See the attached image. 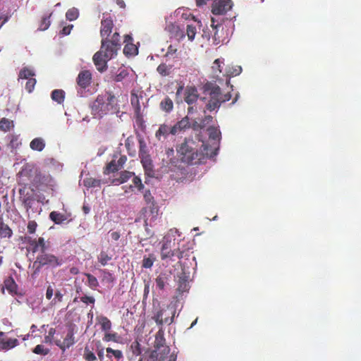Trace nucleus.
I'll list each match as a JSON object with an SVG mask.
<instances>
[{"instance_id": "obj_31", "label": "nucleus", "mask_w": 361, "mask_h": 361, "mask_svg": "<svg viewBox=\"0 0 361 361\" xmlns=\"http://www.w3.org/2000/svg\"><path fill=\"white\" fill-rule=\"evenodd\" d=\"M51 99L61 104L64 100V92L62 90H55L51 92Z\"/></svg>"}, {"instance_id": "obj_13", "label": "nucleus", "mask_w": 361, "mask_h": 361, "mask_svg": "<svg viewBox=\"0 0 361 361\" xmlns=\"http://www.w3.org/2000/svg\"><path fill=\"white\" fill-rule=\"evenodd\" d=\"M19 344L16 338H8L5 336V334L0 331V350H8L13 348Z\"/></svg>"}, {"instance_id": "obj_52", "label": "nucleus", "mask_w": 361, "mask_h": 361, "mask_svg": "<svg viewBox=\"0 0 361 361\" xmlns=\"http://www.w3.org/2000/svg\"><path fill=\"white\" fill-rule=\"evenodd\" d=\"M190 128H192L194 130H198L204 128V125L201 124L200 121L197 119H194L190 123Z\"/></svg>"}, {"instance_id": "obj_62", "label": "nucleus", "mask_w": 361, "mask_h": 361, "mask_svg": "<svg viewBox=\"0 0 361 361\" xmlns=\"http://www.w3.org/2000/svg\"><path fill=\"white\" fill-rule=\"evenodd\" d=\"M102 272H103V274H104V276H103V279L104 280H106L108 282L113 281L114 278H113L112 274L111 273H109V272H108V271H106L105 270H103Z\"/></svg>"}, {"instance_id": "obj_15", "label": "nucleus", "mask_w": 361, "mask_h": 361, "mask_svg": "<svg viewBox=\"0 0 361 361\" xmlns=\"http://www.w3.org/2000/svg\"><path fill=\"white\" fill-rule=\"evenodd\" d=\"M74 334L72 329L69 330L63 341L61 340L54 341V343L63 351L73 345L75 343Z\"/></svg>"}, {"instance_id": "obj_53", "label": "nucleus", "mask_w": 361, "mask_h": 361, "mask_svg": "<svg viewBox=\"0 0 361 361\" xmlns=\"http://www.w3.org/2000/svg\"><path fill=\"white\" fill-rule=\"evenodd\" d=\"M35 84H36V80L34 78H30L25 84V89L29 92H31L32 91V90L34 89Z\"/></svg>"}, {"instance_id": "obj_41", "label": "nucleus", "mask_w": 361, "mask_h": 361, "mask_svg": "<svg viewBox=\"0 0 361 361\" xmlns=\"http://www.w3.org/2000/svg\"><path fill=\"white\" fill-rule=\"evenodd\" d=\"M176 255V249L171 250V248L166 250L165 251H161V257L162 259H171L172 257Z\"/></svg>"}, {"instance_id": "obj_58", "label": "nucleus", "mask_w": 361, "mask_h": 361, "mask_svg": "<svg viewBox=\"0 0 361 361\" xmlns=\"http://www.w3.org/2000/svg\"><path fill=\"white\" fill-rule=\"evenodd\" d=\"M133 183L139 190H142L144 188V185L142 183L141 179L137 176L134 177Z\"/></svg>"}, {"instance_id": "obj_5", "label": "nucleus", "mask_w": 361, "mask_h": 361, "mask_svg": "<svg viewBox=\"0 0 361 361\" xmlns=\"http://www.w3.org/2000/svg\"><path fill=\"white\" fill-rule=\"evenodd\" d=\"M164 331L163 327H159L156 334L154 347L156 350L152 351L146 361H166L170 349L165 346Z\"/></svg>"}, {"instance_id": "obj_32", "label": "nucleus", "mask_w": 361, "mask_h": 361, "mask_svg": "<svg viewBox=\"0 0 361 361\" xmlns=\"http://www.w3.org/2000/svg\"><path fill=\"white\" fill-rule=\"evenodd\" d=\"M182 275L179 276L178 290L184 292L188 290V284L185 274L182 273Z\"/></svg>"}, {"instance_id": "obj_19", "label": "nucleus", "mask_w": 361, "mask_h": 361, "mask_svg": "<svg viewBox=\"0 0 361 361\" xmlns=\"http://www.w3.org/2000/svg\"><path fill=\"white\" fill-rule=\"evenodd\" d=\"M170 277V274L167 273H161L156 279L157 286L159 289L163 290L166 285L169 283Z\"/></svg>"}, {"instance_id": "obj_35", "label": "nucleus", "mask_w": 361, "mask_h": 361, "mask_svg": "<svg viewBox=\"0 0 361 361\" xmlns=\"http://www.w3.org/2000/svg\"><path fill=\"white\" fill-rule=\"evenodd\" d=\"M85 276L87 278V285L92 288V289H96L97 287L99 286V282L95 276L90 274H85Z\"/></svg>"}, {"instance_id": "obj_25", "label": "nucleus", "mask_w": 361, "mask_h": 361, "mask_svg": "<svg viewBox=\"0 0 361 361\" xmlns=\"http://www.w3.org/2000/svg\"><path fill=\"white\" fill-rule=\"evenodd\" d=\"M156 259L157 258L154 254H149L147 256L145 255L142 259V267L145 269H150Z\"/></svg>"}, {"instance_id": "obj_24", "label": "nucleus", "mask_w": 361, "mask_h": 361, "mask_svg": "<svg viewBox=\"0 0 361 361\" xmlns=\"http://www.w3.org/2000/svg\"><path fill=\"white\" fill-rule=\"evenodd\" d=\"M13 235V231L10 227L0 220V237L10 238Z\"/></svg>"}, {"instance_id": "obj_14", "label": "nucleus", "mask_w": 361, "mask_h": 361, "mask_svg": "<svg viewBox=\"0 0 361 361\" xmlns=\"http://www.w3.org/2000/svg\"><path fill=\"white\" fill-rule=\"evenodd\" d=\"M190 128V118L188 116H185L180 121L177 122L171 127V134L176 135L179 132L185 130Z\"/></svg>"}, {"instance_id": "obj_6", "label": "nucleus", "mask_w": 361, "mask_h": 361, "mask_svg": "<svg viewBox=\"0 0 361 361\" xmlns=\"http://www.w3.org/2000/svg\"><path fill=\"white\" fill-rule=\"evenodd\" d=\"M20 177H27L28 180L37 187L39 185L46 182L47 177L36 167L26 165L19 173Z\"/></svg>"}, {"instance_id": "obj_7", "label": "nucleus", "mask_w": 361, "mask_h": 361, "mask_svg": "<svg viewBox=\"0 0 361 361\" xmlns=\"http://www.w3.org/2000/svg\"><path fill=\"white\" fill-rule=\"evenodd\" d=\"M96 353L100 361H120L123 357L122 351L111 348L104 350L99 342H97Z\"/></svg>"}, {"instance_id": "obj_27", "label": "nucleus", "mask_w": 361, "mask_h": 361, "mask_svg": "<svg viewBox=\"0 0 361 361\" xmlns=\"http://www.w3.org/2000/svg\"><path fill=\"white\" fill-rule=\"evenodd\" d=\"M207 131L209 133V139L213 140L214 141H219L221 132L217 128L210 126L208 128Z\"/></svg>"}, {"instance_id": "obj_55", "label": "nucleus", "mask_w": 361, "mask_h": 361, "mask_svg": "<svg viewBox=\"0 0 361 361\" xmlns=\"http://www.w3.org/2000/svg\"><path fill=\"white\" fill-rule=\"evenodd\" d=\"M37 245L39 247L41 253L45 252V250L47 249V246L45 244L44 239L43 238H39V239L36 240Z\"/></svg>"}, {"instance_id": "obj_50", "label": "nucleus", "mask_w": 361, "mask_h": 361, "mask_svg": "<svg viewBox=\"0 0 361 361\" xmlns=\"http://www.w3.org/2000/svg\"><path fill=\"white\" fill-rule=\"evenodd\" d=\"M50 16L48 17H44L42 23L39 25V30H46L50 25V20H49Z\"/></svg>"}, {"instance_id": "obj_3", "label": "nucleus", "mask_w": 361, "mask_h": 361, "mask_svg": "<svg viewBox=\"0 0 361 361\" xmlns=\"http://www.w3.org/2000/svg\"><path fill=\"white\" fill-rule=\"evenodd\" d=\"M202 89L204 94L209 96V99L206 104V108L209 111H217L221 104L230 100L231 97L229 93L222 94L220 87L212 82L204 84Z\"/></svg>"}, {"instance_id": "obj_51", "label": "nucleus", "mask_w": 361, "mask_h": 361, "mask_svg": "<svg viewBox=\"0 0 361 361\" xmlns=\"http://www.w3.org/2000/svg\"><path fill=\"white\" fill-rule=\"evenodd\" d=\"M169 248H171V239H169V237L165 236L164 238V242L161 251H165L166 250H169Z\"/></svg>"}, {"instance_id": "obj_10", "label": "nucleus", "mask_w": 361, "mask_h": 361, "mask_svg": "<svg viewBox=\"0 0 361 361\" xmlns=\"http://www.w3.org/2000/svg\"><path fill=\"white\" fill-rule=\"evenodd\" d=\"M174 150L169 148L166 150L165 156L162 160V168L164 172L175 171L178 160L174 157Z\"/></svg>"}, {"instance_id": "obj_33", "label": "nucleus", "mask_w": 361, "mask_h": 361, "mask_svg": "<svg viewBox=\"0 0 361 361\" xmlns=\"http://www.w3.org/2000/svg\"><path fill=\"white\" fill-rule=\"evenodd\" d=\"M13 127V123L6 118H3L0 121V129L3 131H8Z\"/></svg>"}, {"instance_id": "obj_28", "label": "nucleus", "mask_w": 361, "mask_h": 361, "mask_svg": "<svg viewBox=\"0 0 361 361\" xmlns=\"http://www.w3.org/2000/svg\"><path fill=\"white\" fill-rule=\"evenodd\" d=\"M161 109L166 111L170 112L173 108V103L172 100L169 97H165L160 103Z\"/></svg>"}, {"instance_id": "obj_22", "label": "nucleus", "mask_w": 361, "mask_h": 361, "mask_svg": "<svg viewBox=\"0 0 361 361\" xmlns=\"http://www.w3.org/2000/svg\"><path fill=\"white\" fill-rule=\"evenodd\" d=\"M209 99V95H204V97H200L197 102H196L194 104V106H197V111H202L204 114L206 113L207 110H208L206 108V104Z\"/></svg>"}, {"instance_id": "obj_18", "label": "nucleus", "mask_w": 361, "mask_h": 361, "mask_svg": "<svg viewBox=\"0 0 361 361\" xmlns=\"http://www.w3.org/2000/svg\"><path fill=\"white\" fill-rule=\"evenodd\" d=\"M4 288L12 295L18 294V286L12 277H8L4 280L2 292L4 291Z\"/></svg>"}, {"instance_id": "obj_56", "label": "nucleus", "mask_w": 361, "mask_h": 361, "mask_svg": "<svg viewBox=\"0 0 361 361\" xmlns=\"http://www.w3.org/2000/svg\"><path fill=\"white\" fill-rule=\"evenodd\" d=\"M22 201L27 210L32 208L33 204V199L32 198V196L30 197H26V198Z\"/></svg>"}, {"instance_id": "obj_40", "label": "nucleus", "mask_w": 361, "mask_h": 361, "mask_svg": "<svg viewBox=\"0 0 361 361\" xmlns=\"http://www.w3.org/2000/svg\"><path fill=\"white\" fill-rule=\"evenodd\" d=\"M34 75L35 73L27 68H23L19 73V78L22 79H29L30 77Z\"/></svg>"}, {"instance_id": "obj_48", "label": "nucleus", "mask_w": 361, "mask_h": 361, "mask_svg": "<svg viewBox=\"0 0 361 361\" xmlns=\"http://www.w3.org/2000/svg\"><path fill=\"white\" fill-rule=\"evenodd\" d=\"M20 197L22 200H25L26 197H30L32 196L29 191V188L26 187V185L23 186L22 188L19 189Z\"/></svg>"}, {"instance_id": "obj_57", "label": "nucleus", "mask_w": 361, "mask_h": 361, "mask_svg": "<svg viewBox=\"0 0 361 361\" xmlns=\"http://www.w3.org/2000/svg\"><path fill=\"white\" fill-rule=\"evenodd\" d=\"M139 142H140L139 156L142 157V156H143V154H147V152H146L147 146H146L145 142L142 140H140Z\"/></svg>"}, {"instance_id": "obj_46", "label": "nucleus", "mask_w": 361, "mask_h": 361, "mask_svg": "<svg viewBox=\"0 0 361 361\" xmlns=\"http://www.w3.org/2000/svg\"><path fill=\"white\" fill-rule=\"evenodd\" d=\"M49 350L45 348L42 345H37L33 350V353L38 355H46L49 353Z\"/></svg>"}, {"instance_id": "obj_12", "label": "nucleus", "mask_w": 361, "mask_h": 361, "mask_svg": "<svg viewBox=\"0 0 361 361\" xmlns=\"http://www.w3.org/2000/svg\"><path fill=\"white\" fill-rule=\"evenodd\" d=\"M92 79V75L88 71H81L77 78V83L80 87V90H78V94L82 97V90L90 85Z\"/></svg>"}, {"instance_id": "obj_2", "label": "nucleus", "mask_w": 361, "mask_h": 361, "mask_svg": "<svg viewBox=\"0 0 361 361\" xmlns=\"http://www.w3.org/2000/svg\"><path fill=\"white\" fill-rule=\"evenodd\" d=\"M214 146L204 144L202 142L200 149L192 138H185L183 142L176 147V152L183 162L196 164L201 163L207 158H213L216 155L218 147L216 142Z\"/></svg>"}, {"instance_id": "obj_54", "label": "nucleus", "mask_w": 361, "mask_h": 361, "mask_svg": "<svg viewBox=\"0 0 361 361\" xmlns=\"http://www.w3.org/2000/svg\"><path fill=\"white\" fill-rule=\"evenodd\" d=\"M54 295L55 297L51 302V305H56L57 302H61L63 299V294L59 290H56Z\"/></svg>"}, {"instance_id": "obj_21", "label": "nucleus", "mask_w": 361, "mask_h": 361, "mask_svg": "<svg viewBox=\"0 0 361 361\" xmlns=\"http://www.w3.org/2000/svg\"><path fill=\"white\" fill-rule=\"evenodd\" d=\"M133 174H134L133 173L128 171H122L120 173L119 177L114 178L111 180V183L114 185H118L120 184H122V183L126 182L129 178H130L132 177V176Z\"/></svg>"}, {"instance_id": "obj_49", "label": "nucleus", "mask_w": 361, "mask_h": 361, "mask_svg": "<svg viewBox=\"0 0 361 361\" xmlns=\"http://www.w3.org/2000/svg\"><path fill=\"white\" fill-rule=\"evenodd\" d=\"M128 75V73L125 69H121L119 71V73L116 75L115 76V81L116 82H121L125 78H126Z\"/></svg>"}, {"instance_id": "obj_34", "label": "nucleus", "mask_w": 361, "mask_h": 361, "mask_svg": "<svg viewBox=\"0 0 361 361\" xmlns=\"http://www.w3.org/2000/svg\"><path fill=\"white\" fill-rule=\"evenodd\" d=\"M99 324H101L102 331H108L111 328V321L106 317H100L99 318Z\"/></svg>"}, {"instance_id": "obj_38", "label": "nucleus", "mask_w": 361, "mask_h": 361, "mask_svg": "<svg viewBox=\"0 0 361 361\" xmlns=\"http://www.w3.org/2000/svg\"><path fill=\"white\" fill-rule=\"evenodd\" d=\"M157 71L162 76H166L169 75L171 72V67L166 66L165 63H161L157 67Z\"/></svg>"}, {"instance_id": "obj_20", "label": "nucleus", "mask_w": 361, "mask_h": 361, "mask_svg": "<svg viewBox=\"0 0 361 361\" xmlns=\"http://www.w3.org/2000/svg\"><path fill=\"white\" fill-rule=\"evenodd\" d=\"M45 141L42 137H36L30 143V147L35 151L42 152L45 147Z\"/></svg>"}, {"instance_id": "obj_8", "label": "nucleus", "mask_w": 361, "mask_h": 361, "mask_svg": "<svg viewBox=\"0 0 361 361\" xmlns=\"http://www.w3.org/2000/svg\"><path fill=\"white\" fill-rule=\"evenodd\" d=\"M63 262V261L61 258L44 252L37 257L33 265L36 266L37 264H39V266L42 267L49 266L51 267H56L61 266Z\"/></svg>"}, {"instance_id": "obj_60", "label": "nucleus", "mask_w": 361, "mask_h": 361, "mask_svg": "<svg viewBox=\"0 0 361 361\" xmlns=\"http://www.w3.org/2000/svg\"><path fill=\"white\" fill-rule=\"evenodd\" d=\"M36 228H37V224L35 221H29V223L27 224V230H28L29 233H35Z\"/></svg>"}, {"instance_id": "obj_47", "label": "nucleus", "mask_w": 361, "mask_h": 361, "mask_svg": "<svg viewBox=\"0 0 361 361\" xmlns=\"http://www.w3.org/2000/svg\"><path fill=\"white\" fill-rule=\"evenodd\" d=\"M144 199L146 203L149 204L150 207L154 206V197L149 190H146L144 192Z\"/></svg>"}, {"instance_id": "obj_36", "label": "nucleus", "mask_w": 361, "mask_h": 361, "mask_svg": "<svg viewBox=\"0 0 361 361\" xmlns=\"http://www.w3.org/2000/svg\"><path fill=\"white\" fill-rule=\"evenodd\" d=\"M120 169L118 167V164L116 160H112L105 168L104 173L109 174V173L115 172L118 171Z\"/></svg>"}, {"instance_id": "obj_63", "label": "nucleus", "mask_w": 361, "mask_h": 361, "mask_svg": "<svg viewBox=\"0 0 361 361\" xmlns=\"http://www.w3.org/2000/svg\"><path fill=\"white\" fill-rule=\"evenodd\" d=\"M127 160V157L126 156H121L118 161H116V163L118 164V167L121 169L124 164L126 163Z\"/></svg>"}, {"instance_id": "obj_39", "label": "nucleus", "mask_w": 361, "mask_h": 361, "mask_svg": "<svg viewBox=\"0 0 361 361\" xmlns=\"http://www.w3.org/2000/svg\"><path fill=\"white\" fill-rule=\"evenodd\" d=\"M97 259L103 266H105L111 259V256H109L106 252L102 251Z\"/></svg>"}, {"instance_id": "obj_44", "label": "nucleus", "mask_w": 361, "mask_h": 361, "mask_svg": "<svg viewBox=\"0 0 361 361\" xmlns=\"http://www.w3.org/2000/svg\"><path fill=\"white\" fill-rule=\"evenodd\" d=\"M56 333V329L54 328H51L49 330L48 335H47L44 337V343H54V341L56 339H54V336Z\"/></svg>"}, {"instance_id": "obj_17", "label": "nucleus", "mask_w": 361, "mask_h": 361, "mask_svg": "<svg viewBox=\"0 0 361 361\" xmlns=\"http://www.w3.org/2000/svg\"><path fill=\"white\" fill-rule=\"evenodd\" d=\"M133 39L130 35H126L125 37V42H126V46L123 49V53L126 55H136L138 53V49L136 45L133 44Z\"/></svg>"}, {"instance_id": "obj_61", "label": "nucleus", "mask_w": 361, "mask_h": 361, "mask_svg": "<svg viewBox=\"0 0 361 361\" xmlns=\"http://www.w3.org/2000/svg\"><path fill=\"white\" fill-rule=\"evenodd\" d=\"M213 117L212 116H205L204 118L201 119L200 121L201 124L204 125V128L207 126V124L210 123L212 121Z\"/></svg>"}, {"instance_id": "obj_30", "label": "nucleus", "mask_w": 361, "mask_h": 361, "mask_svg": "<svg viewBox=\"0 0 361 361\" xmlns=\"http://www.w3.org/2000/svg\"><path fill=\"white\" fill-rule=\"evenodd\" d=\"M50 219L57 224H61L66 220L65 215L57 212H51L49 214Z\"/></svg>"}, {"instance_id": "obj_26", "label": "nucleus", "mask_w": 361, "mask_h": 361, "mask_svg": "<svg viewBox=\"0 0 361 361\" xmlns=\"http://www.w3.org/2000/svg\"><path fill=\"white\" fill-rule=\"evenodd\" d=\"M140 157L141 159V162L146 172L147 173H149V172L152 171V160L150 159L149 155L143 154V156Z\"/></svg>"}, {"instance_id": "obj_37", "label": "nucleus", "mask_w": 361, "mask_h": 361, "mask_svg": "<svg viewBox=\"0 0 361 361\" xmlns=\"http://www.w3.org/2000/svg\"><path fill=\"white\" fill-rule=\"evenodd\" d=\"M78 16H79L78 10L75 8H72L69 9L66 12V18L70 21L77 19Z\"/></svg>"}, {"instance_id": "obj_1", "label": "nucleus", "mask_w": 361, "mask_h": 361, "mask_svg": "<svg viewBox=\"0 0 361 361\" xmlns=\"http://www.w3.org/2000/svg\"><path fill=\"white\" fill-rule=\"evenodd\" d=\"M114 26L111 18H106L102 21L100 35L102 37L100 49L93 56V61L99 72H104L107 68V61L117 54L121 48L120 35L114 32L109 38Z\"/></svg>"}, {"instance_id": "obj_29", "label": "nucleus", "mask_w": 361, "mask_h": 361, "mask_svg": "<svg viewBox=\"0 0 361 361\" xmlns=\"http://www.w3.org/2000/svg\"><path fill=\"white\" fill-rule=\"evenodd\" d=\"M83 185L87 188L99 187L101 185V180L88 177L83 180Z\"/></svg>"}, {"instance_id": "obj_59", "label": "nucleus", "mask_w": 361, "mask_h": 361, "mask_svg": "<svg viewBox=\"0 0 361 361\" xmlns=\"http://www.w3.org/2000/svg\"><path fill=\"white\" fill-rule=\"evenodd\" d=\"M80 300L84 302V303H92V304H94V302H95V299L92 297V296H87V295H84L82 297L80 298Z\"/></svg>"}, {"instance_id": "obj_4", "label": "nucleus", "mask_w": 361, "mask_h": 361, "mask_svg": "<svg viewBox=\"0 0 361 361\" xmlns=\"http://www.w3.org/2000/svg\"><path fill=\"white\" fill-rule=\"evenodd\" d=\"M116 99L114 95H99L91 104L92 113L95 116L102 118L110 111H116Z\"/></svg>"}, {"instance_id": "obj_42", "label": "nucleus", "mask_w": 361, "mask_h": 361, "mask_svg": "<svg viewBox=\"0 0 361 361\" xmlns=\"http://www.w3.org/2000/svg\"><path fill=\"white\" fill-rule=\"evenodd\" d=\"M84 357L86 361H96L97 357L94 353L92 352L87 346L85 348L84 350Z\"/></svg>"}, {"instance_id": "obj_45", "label": "nucleus", "mask_w": 361, "mask_h": 361, "mask_svg": "<svg viewBox=\"0 0 361 361\" xmlns=\"http://www.w3.org/2000/svg\"><path fill=\"white\" fill-rule=\"evenodd\" d=\"M169 27L173 28L176 31L175 34L173 35L174 37L178 38V39H183L185 37L184 32L179 28V27L174 24H169Z\"/></svg>"}, {"instance_id": "obj_16", "label": "nucleus", "mask_w": 361, "mask_h": 361, "mask_svg": "<svg viewBox=\"0 0 361 361\" xmlns=\"http://www.w3.org/2000/svg\"><path fill=\"white\" fill-rule=\"evenodd\" d=\"M197 90L194 87H187L185 92V101L188 105H192L199 99Z\"/></svg>"}, {"instance_id": "obj_9", "label": "nucleus", "mask_w": 361, "mask_h": 361, "mask_svg": "<svg viewBox=\"0 0 361 361\" xmlns=\"http://www.w3.org/2000/svg\"><path fill=\"white\" fill-rule=\"evenodd\" d=\"M166 312V310L161 307L159 305L157 307H155L154 305H153L152 319L159 327H163L164 323L170 324L173 322L175 311L171 312L172 316L170 318L165 314Z\"/></svg>"}, {"instance_id": "obj_43", "label": "nucleus", "mask_w": 361, "mask_h": 361, "mask_svg": "<svg viewBox=\"0 0 361 361\" xmlns=\"http://www.w3.org/2000/svg\"><path fill=\"white\" fill-rule=\"evenodd\" d=\"M187 36L190 41H192L195 39L196 35V27L192 25H188L187 26Z\"/></svg>"}, {"instance_id": "obj_11", "label": "nucleus", "mask_w": 361, "mask_h": 361, "mask_svg": "<svg viewBox=\"0 0 361 361\" xmlns=\"http://www.w3.org/2000/svg\"><path fill=\"white\" fill-rule=\"evenodd\" d=\"M231 0H214L212 12L214 15H224L232 8Z\"/></svg>"}, {"instance_id": "obj_64", "label": "nucleus", "mask_w": 361, "mask_h": 361, "mask_svg": "<svg viewBox=\"0 0 361 361\" xmlns=\"http://www.w3.org/2000/svg\"><path fill=\"white\" fill-rule=\"evenodd\" d=\"M54 295V289L51 286H49L47 288L46 291V298L48 300H50Z\"/></svg>"}, {"instance_id": "obj_23", "label": "nucleus", "mask_w": 361, "mask_h": 361, "mask_svg": "<svg viewBox=\"0 0 361 361\" xmlns=\"http://www.w3.org/2000/svg\"><path fill=\"white\" fill-rule=\"evenodd\" d=\"M171 127L166 124L161 125L159 130L156 132V137L159 140H161L162 137L166 138L167 135L171 133Z\"/></svg>"}]
</instances>
